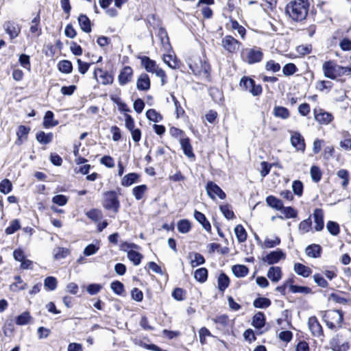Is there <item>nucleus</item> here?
Listing matches in <instances>:
<instances>
[{"instance_id":"nucleus-54","label":"nucleus","mask_w":351,"mask_h":351,"mask_svg":"<svg viewBox=\"0 0 351 351\" xmlns=\"http://www.w3.org/2000/svg\"><path fill=\"white\" fill-rule=\"evenodd\" d=\"M265 68L267 71L276 73L280 70V65L279 63L276 62L274 60H270L265 63Z\"/></svg>"},{"instance_id":"nucleus-29","label":"nucleus","mask_w":351,"mask_h":351,"mask_svg":"<svg viewBox=\"0 0 351 351\" xmlns=\"http://www.w3.org/2000/svg\"><path fill=\"white\" fill-rule=\"evenodd\" d=\"M15 282L12 283L10 286V289L12 291H19L26 289L27 284L23 282V280L19 276L14 277Z\"/></svg>"},{"instance_id":"nucleus-41","label":"nucleus","mask_w":351,"mask_h":351,"mask_svg":"<svg viewBox=\"0 0 351 351\" xmlns=\"http://www.w3.org/2000/svg\"><path fill=\"white\" fill-rule=\"evenodd\" d=\"M58 285V280L53 276L47 277L44 280V287L47 291H54Z\"/></svg>"},{"instance_id":"nucleus-62","label":"nucleus","mask_w":351,"mask_h":351,"mask_svg":"<svg viewBox=\"0 0 351 351\" xmlns=\"http://www.w3.org/2000/svg\"><path fill=\"white\" fill-rule=\"evenodd\" d=\"M30 318L29 313L28 312H24L17 317L16 323L18 325H25L29 322Z\"/></svg>"},{"instance_id":"nucleus-17","label":"nucleus","mask_w":351,"mask_h":351,"mask_svg":"<svg viewBox=\"0 0 351 351\" xmlns=\"http://www.w3.org/2000/svg\"><path fill=\"white\" fill-rule=\"evenodd\" d=\"M133 70L130 66H125L118 76V81L120 85L124 86L132 80Z\"/></svg>"},{"instance_id":"nucleus-52","label":"nucleus","mask_w":351,"mask_h":351,"mask_svg":"<svg viewBox=\"0 0 351 351\" xmlns=\"http://www.w3.org/2000/svg\"><path fill=\"white\" fill-rule=\"evenodd\" d=\"M337 175L339 178L343 179L341 185L343 188H346L349 184L348 171L346 169H341L337 171Z\"/></svg>"},{"instance_id":"nucleus-44","label":"nucleus","mask_w":351,"mask_h":351,"mask_svg":"<svg viewBox=\"0 0 351 351\" xmlns=\"http://www.w3.org/2000/svg\"><path fill=\"white\" fill-rule=\"evenodd\" d=\"M234 233L239 243H243L246 240L247 233L245 228L241 225H237L234 228Z\"/></svg>"},{"instance_id":"nucleus-47","label":"nucleus","mask_w":351,"mask_h":351,"mask_svg":"<svg viewBox=\"0 0 351 351\" xmlns=\"http://www.w3.org/2000/svg\"><path fill=\"white\" fill-rule=\"evenodd\" d=\"M253 305L256 308H266L271 305V301L267 298H258L254 301Z\"/></svg>"},{"instance_id":"nucleus-33","label":"nucleus","mask_w":351,"mask_h":351,"mask_svg":"<svg viewBox=\"0 0 351 351\" xmlns=\"http://www.w3.org/2000/svg\"><path fill=\"white\" fill-rule=\"evenodd\" d=\"M280 243V239L277 236H273L271 238L266 237L262 244L263 248H272Z\"/></svg>"},{"instance_id":"nucleus-11","label":"nucleus","mask_w":351,"mask_h":351,"mask_svg":"<svg viewBox=\"0 0 351 351\" xmlns=\"http://www.w3.org/2000/svg\"><path fill=\"white\" fill-rule=\"evenodd\" d=\"M315 119L321 125H328L332 121L334 117L331 113L324 111L321 108L313 110Z\"/></svg>"},{"instance_id":"nucleus-49","label":"nucleus","mask_w":351,"mask_h":351,"mask_svg":"<svg viewBox=\"0 0 351 351\" xmlns=\"http://www.w3.org/2000/svg\"><path fill=\"white\" fill-rule=\"evenodd\" d=\"M178 230L183 234L187 233L191 230V223L186 219L180 220L177 225Z\"/></svg>"},{"instance_id":"nucleus-5","label":"nucleus","mask_w":351,"mask_h":351,"mask_svg":"<svg viewBox=\"0 0 351 351\" xmlns=\"http://www.w3.org/2000/svg\"><path fill=\"white\" fill-rule=\"evenodd\" d=\"M192 72L196 75L207 77L210 69L209 64L205 60L200 58H195L189 64Z\"/></svg>"},{"instance_id":"nucleus-22","label":"nucleus","mask_w":351,"mask_h":351,"mask_svg":"<svg viewBox=\"0 0 351 351\" xmlns=\"http://www.w3.org/2000/svg\"><path fill=\"white\" fill-rule=\"evenodd\" d=\"M180 144L184 152V154L189 158H194L192 146L189 138L184 137L180 139Z\"/></svg>"},{"instance_id":"nucleus-42","label":"nucleus","mask_w":351,"mask_h":351,"mask_svg":"<svg viewBox=\"0 0 351 351\" xmlns=\"http://www.w3.org/2000/svg\"><path fill=\"white\" fill-rule=\"evenodd\" d=\"M312 221L311 217L302 221L298 226L299 231L301 234H305L311 230Z\"/></svg>"},{"instance_id":"nucleus-1","label":"nucleus","mask_w":351,"mask_h":351,"mask_svg":"<svg viewBox=\"0 0 351 351\" xmlns=\"http://www.w3.org/2000/svg\"><path fill=\"white\" fill-rule=\"evenodd\" d=\"M308 3L307 0H294L287 4L286 12L295 21L304 20L308 14Z\"/></svg>"},{"instance_id":"nucleus-39","label":"nucleus","mask_w":351,"mask_h":351,"mask_svg":"<svg viewBox=\"0 0 351 351\" xmlns=\"http://www.w3.org/2000/svg\"><path fill=\"white\" fill-rule=\"evenodd\" d=\"M321 247L319 245L313 244L306 248V254L312 258H317L320 256Z\"/></svg>"},{"instance_id":"nucleus-46","label":"nucleus","mask_w":351,"mask_h":351,"mask_svg":"<svg viewBox=\"0 0 351 351\" xmlns=\"http://www.w3.org/2000/svg\"><path fill=\"white\" fill-rule=\"evenodd\" d=\"M128 259L133 263L134 265H138L143 258V256L139 252L133 250L129 251L128 254Z\"/></svg>"},{"instance_id":"nucleus-8","label":"nucleus","mask_w":351,"mask_h":351,"mask_svg":"<svg viewBox=\"0 0 351 351\" xmlns=\"http://www.w3.org/2000/svg\"><path fill=\"white\" fill-rule=\"evenodd\" d=\"M241 43L230 35H226L221 39L222 47L230 53H236L239 51Z\"/></svg>"},{"instance_id":"nucleus-13","label":"nucleus","mask_w":351,"mask_h":351,"mask_svg":"<svg viewBox=\"0 0 351 351\" xmlns=\"http://www.w3.org/2000/svg\"><path fill=\"white\" fill-rule=\"evenodd\" d=\"M5 32L10 36L11 39L16 38L21 32V25L14 21L5 22L3 25Z\"/></svg>"},{"instance_id":"nucleus-7","label":"nucleus","mask_w":351,"mask_h":351,"mask_svg":"<svg viewBox=\"0 0 351 351\" xmlns=\"http://www.w3.org/2000/svg\"><path fill=\"white\" fill-rule=\"evenodd\" d=\"M241 88L248 90L254 96L260 95L262 93V87L260 84H256L255 82L248 77H243L239 83Z\"/></svg>"},{"instance_id":"nucleus-60","label":"nucleus","mask_w":351,"mask_h":351,"mask_svg":"<svg viewBox=\"0 0 351 351\" xmlns=\"http://www.w3.org/2000/svg\"><path fill=\"white\" fill-rule=\"evenodd\" d=\"M163 60L171 69H176L178 66L176 59L171 55H164Z\"/></svg>"},{"instance_id":"nucleus-23","label":"nucleus","mask_w":351,"mask_h":351,"mask_svg":"<svg viewBox=\"0 0 351 351\" xmlns=\"http://www.w3.org/2000/svg\"><path fill=\"white\" fill-rule=\"evenodd\" d=\"M58 124V121L54 119L53 113L50 110L47 111L43 118V127L45 128H51L56 126Z\"/></svg>"},{"instance_id":"nucleus-32","label":"nucleus","mask_w":351,"mask_h":351,"mask_svg":"<svg viewBox=\"0 0 351 351\" xmlns=\"http://www.w3.org/2000/svg\"><path fill=\"white\" fill-rule=\"evenodd\" d=\"M80 26L84 32L89 33L91 31L90 21L89 19L84 14L80 15L78 17Z\"/></svg>"},{"instance_id":"nucleus-16","label":"nucleus","mask_w":351,"mask_h":351,"mask_svg":"<svg viewBox=\"0 0 351 351\" xmlns=\"http://www.w3.org/2000/svg\"><path fill=\"white\" fill-rule=\"evenodd\" d=\"M291 143L297 150L304 152L305 143L303 137L298 132H293L291 136Z\"/></svg>"},{"instance_id":"nucleus-27","label":"nucleus","mask_w":351,"mask_h":351,"mask_svg":"<svg viewBox=\"0 0 351 351\" xmlns=\"http://www.w3.org/2000/svg\"><path fill=\"white\" fill-rule=\"evenodd\" d=\"M265 317L263 313L258 312L254 315L252 322L253 326H254L256 328L261 329L265 326Z\"/></svg>"},{"instance_id":"nucleus-53","label":"nucleus","mask_w":351,"mask_h":351,"mask_svg":"<svg viewBox=\"0 0 351 351\" xmlns=\"http://www.w3.org/2000/svg\"><path fill=\"white\" fill-rule=\"evenodd\" d=\"M12 189V184L8 179H4L0 182V192L3 194L9 193Z\"/></svg>"},{"instance_id":"nucleus-58","label":"nucleus","mask_w":351,"mask_h":351,"mask_svg":"<svg viewBox=\"0 0 351 351\" xmlns=\"http://www.w3.org/2000/svg\"><path fill=\"white\" fill-rule=\"evenodd\" d=\"M212 334L208 328L206 327H202L199 330V341L201 344L204 345L206 343V338L207 337H211Z\"/></svg>"},{"instance_id":"nucleus-35","label":"nucleus","mask_w":351,"mask_h":351,"mask_svg":"<svg viewBox=\"0 0 351 351\" xmlns=\"http://www.w3.org/2000/svg\"><path fill=\"white\" fill-rule=\"evenodd\" d=\"M274 115L282 119H287L289 117L290 113L289 110L285 107L275 106L274 108Z\"/></svg>"},{"instance_id":"nucleus-37","label":"nucleus","mask_w":351,"mask_h":351,"mask_svg":"<svg viewBox=\"0 0 351 351\" xmlns=\"http://www.w3.org/2000/svg\"><path fill=\"white\" fill-rule=\"evenodd\" d=\"M30 129L25 125H20L16 132L17 141L16 143L21 145L23 141V138L26 139L27 134L29 132Z\"/></svg>"},{"instance_id":"nucleus-34","label":"nucleus","mask_w":351,"mask_h":351,"mask_svg":"<svg viewBox=\"0 0 351 351\" xmlns=\"http://www.w3.org/2000/svg\"><path fill=\"white\" fill-rule=\"evenodd\" d=\"M189 258L191 260L190 263L192 267H195L199 265L204 264L205 262L204 256L197 252L191 254L189 255Z\"/></svg>"},{"instance_id":"nucleus-51","label":"nucleus","mask_w":351,"mask_h":351,"mask_svg":"<svg viewBox=\"0 0 351 351\" xmlns=\"http://www.w3.org/2000/svg\"><path fill=\"white\" fill-rule=\"evenodd\" d=\"M147 118L155 123L160 122L162 117L158 112H156L154 109H149L146 112Z\"/></svg>"},{"instance_id":"nucleus-3","label":"nucleus","mask_w":351,"mask_h":351,"mask_svg":"<svg viewBox=\"0 0 351 351\" xmlns=\"http://www.w3.org/2000/svg\"><path fill=\"white\" fill-rule=\"evenodd\" d=\"M343 66L337 64L334 61L325 62L322 65V70L326 77L335 80L343 75Z\"/></svg>"},{"instance_id":"nucleus-26","label":"nucleus","mask_w":351,"mask_h":351,"mask_svg":"<svg viewBox=\"0 0 351 351\" xmlns=\"http://www.w3.org/2000/svg\"><path fill=\"white\" fill-rule=\"evenodd\" d=\"M294 271L304 278L308 277L311 273L312 270L308 267H306L301 263H295L294 265Z\"/></svg>"},{"instance_id":"nucleus-57","label":"nucleus","mask_w":351,"mask_h":351,"mask_svg":"<svg viewBox=\"0 0 351 351\" xmlns=\"http://www.w3.org/2000/svg\"><path fill=\"white\" fill-rule=\"evenodd\" d=\"M310 174L312 180L315 182H318L322 178V172L320 169L317 166H313L310 170Z\"/></svg>"},{"instance_id":"nucleus-10","label":"nucleus","mask_w":351,"mask_h":351,"mask_svg":"<svg viewBox=\"0 0 351 351\" xmlns=\"http://www.w3.org/2000/svg\"><path fill=\"white\" fill-rule=\"evenodd\" d=\"M206 191L208 195L213 200L215 199L216 196L221 199H224L226 196L222 189L213 182L207 183L206 186Z\"/></svg>"},{"instance_id":"nucleus-14","label":"nucleus","mask_w":351,"mask_h":351,"mask_svg":"<svg viewBox=\"0 0 351 351\" xmlns=\"http://www.w3.org/2000/svg\"><path fill=\"white\" fill-rule=\"evenodd\" d=\"M285 258V254L281 250H277L269 253L264 258L263 261L267 262L269 265H274L278 263L281 259Z\"/></svg>"},{"instance_id":"nucleus-4","label":"nucleus","mask_w":351,"mask_h":351,"mask_svg":"<svg viewBox=\"0 0 351 351\" xmlns=\"http://www.w3.org/2000/svg\"><path fill=\"white\" fill-rule=\"evenodd\" d=\"M343 313L338 310H330L324 315V319L329 328L333 329L337 326L340 327L343 319Z\"/></svg>"},{"instance_id":"nucleus-21","label":"nucleus","mask_w":351,"mask_h":351,"mask_svg":"<svg viewBox=\"0 0 351 351\" xmlns=\"http://www.w3.org/2000/svg\"><path fill=\"white\" fill-rule=\"evenodd\" d=\"M157 35L160 40L161 45L164 50L166 51H169L171 49V45L166 30L162 27L159 28Z\"/></svg>"},{"instance_id":"nucleus-56","label":"nucleus","mask_w":351,"mask_h":351,"mask_svg":"<svg viewBox=\"0 0 351 351\" xmlns=\"http://www.w3.org/2000/svg\"><path fill=\"white\" fill-rule=\"evenodd\" d=\"M219 209L226 219H232L234 217V214L229 205H221Z\"/></svg>"},{"instance_id":"nucleus-24","label":"nucleus","mask_w":351,"mask_h":351,"mask_svg":"<svg viewBox=\"0 0 351 351\" xmlns=\"http://www.w3.org/2000/svg\"><path fill=\"white\" fill-rule=\"evenodd\" d=\"M30 32L36 37H38L42 34V29L40 26V16L38 14L31 21Z\"/></svg>"},{"instance_id":"nucleus-40","label":"nucleus","mask_w":351,"mask_h":351,"mask_svg":"<svg viewBox=\"0 0 351 351\" xmlns=\"http://www.w3.org/2000/svg\"><path fill=\"white\" fill-rule=\"evenodd\" d=\"M281 211L284 214L285 217L282 216H278L280 219H290V218H295L298 216V211L293 208V207L288 206V207H284L281 209Z\"/></svg>"},{"instance_id":"nucleus-63","label":"nucleus","mask_w":351,"mask_h":351,"mask_svg":"<svg viewBox=\"0 0 351 351\" xmlns=\"http://www.w3.org/2000/svg\"><path fill=\"white\" fill-rule=\"evenodd\" d=\"M99 249V246L95 244H89L84 250V254L85 256H91L97 252Z\"/></svg>"},{"instance_id":"nucleus-38","label":"nucleus","mask_w":351,"mask_h":351,"mask_svg":"<svg viewBox=\"0 0 351 351\" xmlns=\"http://www.w3.org/2000/svg\"><path fill=\"white\" fill-rule=\"evenodd\" d=\"M53 139V134L45 133L43 131H40L36 134V140L42 144H48L51 142Z\"/></svg>"},{"instance_id":"nucleus-28","label":"nucleus","mask_w":351,"mask_h":351,"mask_svg":"<svg viewBox=\"0 0 351 351\" xmlns=\"http://www.w3.org/2000/svg\"><path fill=\"white\" fill-rule=\"evenodd\" d=\"M139 176L136 173H130L123 176L121 180V185L123 186H130L136 182Z\"/></svg>"},{"instance_id":"nucleus-43","label":"nucleus","mask_w":351,"mask_h":351,"mask_svg":"<svg viewBox=\"0 0 351 351\" xmlns=\"http://www.w3.org/2000/svg\"><path fill=\"white\" fill-rule=\"evenodd\" d=\"M208 271L206 268L197 269L194 272V278L199 282H204L207 280Z\"/></svg>"},{"instance_id":"nucleus-30","label":"nucleus","mask_w":351,"mask_h":351,"mask_svg":"<svg viewBox=\"0 0 351 351\" xmlns=\"http://www.w3.org/2000/svg\"><path fill=\"white\" fill-rule=\"evenodd\" d=\"M266 202L270 207L277 210H281L283 208L282 202L274 196H268L266 199Z\"/></svg>"},{"instance_id":"nucleus-25","label":"nucleus","mask_w":351,"mask_h":351,"mask_svg":"<svg viewBox=\"0 0 351 351\" xmlns=\"http://www.w3.org/2000/svg\"><path fill=\"white\" fill-rule=\"evenodd\" d=\"M195 219L202 224L204 229L208 232L211 231V226L209 221L206 219L205 215L201 212L195 210L194 212Z\"/></svg>"},{"instance_id":"nucleus-2","label":"nucleus","mask_w":351,"mask_h":351,"mask_svg":"<svg viewBox=\"0 0 351 351\" xmlns=\"http://www.w3.org/2000/svg\"><path fill=\"white\" fill-rule=\"evenodd\" d=\"M141 64L147 72L155 73L157 77H160L162 85L166 83V74L162 69L158 66L155 61L147 56H144L141 58Z\"/></svg>"},{"instance_id":"nucleus-18","label":"nucleus","mask_w":351,"mask_h":351,"mask_svg":"<svg viewBox=\"0 0 351 351\" xmlns=\"http://www.w3.org/2000/svg\"><path fill=\"white\" fill-rule=\"evenodd\" d=\"M315 231H321L324 228V212L321 208L315 209L313 214Z\"/></svg>"},{"instance_id":"nucleus-55","label":"nucleus","mask_w":351,"mask_h":351,"mask_svg":"<svg viewBox=\"0 0 351 351\" xmlns=\"http://www.w3.org/2000/svg\"><path fill=\"white\" fill-rule=\"evenodd\" d=\"M298 71V68L293 63L286 64L282 68V73L286 76L292 75Z\"/></svg>"},{"instance_id":"nucleus-31","label":"nucleus","mask_w":351,"mask_h":351,"mask_svg":"<svg viewBox=\"0 0 351 351\" xmlns=\"http://www.w3.org/2000/svg\"><path fill=\"white\" fill-rule=\"evenodd\" d=\"M234 275L238 278H243L247 275L248 268L243 265H236L232 267Z\"/></svg>"},{"instance_id":"nucleus-12","label":"nucleus","mask_w":351,"mask_h":351,"mask_svg":"<svg viewBox=\"0 0 351 351\" xmlns=\"http://www.w3.org/2000/svg\"><path fill=\"white\" fill-rule=\"evenodd\" d=\"M94 77L97 82L103 85L112 84L114 81V77L112 74L99 68L95 70Z\"/></svg>"},{"instance_id":"nucleus-6","label":"nucleus","mask_w":351,"mask_h":351,"mask_svg":"<svg viewBox=\"0 0 351 351\" xmlns=\"http://www.w3.org/2000/svg\"><path fill=\"white\" fill-rule=\"evenodd\" d=\"M242 59L248 64L259 62L263 58V53L258 47L247 48L241 52Z\"/></svg>"},{"instance_id":"nucleus-61","label":"nucleus","mask_w":351,"mask_h":351,"mask_svg":"<svg viewBox=\"0 0 351 351\" xmlns=\"http://www.w3.org/2000/svg\"><path fill=\"white\" fill-rule=\"evenodd\" d=\"M21 228V225L18 219L13 220L10 225L5 229V233L7 234H12L14 233L16 230H19Z\"/></svg>"},{"instance_id":"nucleus-19","label":"nucleus","mask_w":351,"mask_h":351,"mask_svg":"<svg viewBox=\"0 0 351 351\" xmlns=\"http://www.w3.org/2000/svg\"><path fill=\"white\" fill-rule=\"evenodd\" d=\"M267 276L272 282H278L281 280L282 276L281 268L277 266L271 267L268 269Z\"/></svg>"},{"instance_id":"nucleus-15","label":"nucleus","mask_w":351,"mask_h":351,"mask_svg":"<svg viewBox=\"0 0 351 351\" xmlns=\"http://www.w3.org/2000/svg\"><path fill=\"white\" fill-rule=\"evenodd\" d=\"M308 326L313 336L320 337L323 335L322 328L315 317L308 318Z\"/></svg>"},{"instance_id":"nucleus-9","label":"nucleus","mask_w":351,"mask_h":351,"mask_svg":"<svg viewBox=\"0 0 351 351\" xmlns=\"http://www.w3.org/2000/svg\"><path fill=\"white\" fill-rule=\"evenodd\" d=\"M103 206L108 210L117 212L119 208V202L114 192L109 191L105 193Z\"/></svg>"},{"instance_id":"nucleus-20","label":"nucleus","mask_w":351,"mask_h":351,"mask_svg":"<svg viewBox=\"0 0 351 351\" xmlns=\"http://www.w3.org/2000/svg\"><path fill=\"white\" fill-rule=\"evenodd\" d=\"M136 88L140 90H147L150 88V80L146 73L139 75L136 82Z\"/></svg>"},{"instance_id":"nucleus-64","label":"nucleus","mask_w":351,"mask_h":351,"mask_svg":"<svg viewBox=\"0 0 351 351\" xmlns=\"http://www.w3.org/2000/svg\"><path fill=\"white\" fill-rule=\"evenodd\" d=\"M340 147L346 150L351 151V136L344 137L339 143Z\"/></svg>"},{"instance_id":"nucleus-59","label":"nucleus","mask_w":351,"mask_h":351,"mask_svg":"<svg viewBox=\"0 0 351 351\" xmlns=\"http://www.w3.org/2000/svg\"><path fill=\"white\" fill-rule=\"evenodd\" d=\"M68 197L64 195H57L52 197V202L60 206H63L66 204L68 202Z\"/></svg>"},{"instance_id":"nucleus-45","label":"nucleus","mask_w":351,"mask_h":351,"mask_svg":"<svg viewBox=\"0 0 351 351\" xmlns=\"http://www.w3.org/2000/svg\"><path fill=\"white\" fill-rule=\"evenodd\" d=\"M147 190V187L145 184L139 185L132 189V194L137 200H140L143 198Z\"/></svg>"},{"instance_id":"nucleus-48","label":"nucleus","mask_w":351,"mask_h":351,"mask_svg":"<svg viewBox=\"0 0 351 351\" xmlns=\"http://www.w3.org/2000/svg\"><path fill=\"white\" fill-rule=\"evenodd\" d=\"M58 69L64 73H70L72 71V64L69 60H62L58 64Z\"/></svg>"},{"instance_id":"nucleus-50","label":"nucleus","mask_w":351,"mask_h":351,"mask_svg":"<svg viewBox=\"0 0 351 351\" xmlns=\"http://www.w3.org/2000/svg\"><path fill=\"white\" fill-rule=\"evenodd\" d=\"M326 229L329 233L333 236H337L339 234L340 228L337 222L329 221L326 223Z\"/></svg>"},{"instance_id":"nucleus-36","label":"nucleus","mask_w":351,"mask_h":351,"mask_svg":"<svg viewBox=\"0 0 351 351\" xmlns=\"http://www.w3.org/2000/svg\"><path fill=\"white\" fill-rule=\"evenodd\" d=\"M229 278L223 273L221 274L217 279V287L219 291H224L225 289L229 286Z\"/></svg>"}]
</instances>
